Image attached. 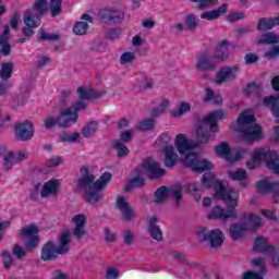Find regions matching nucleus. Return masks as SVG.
Returning <instances> with one entry per match:
<instances>
[{
    "mask_svg": "<svg viewBox=\"0 0 279 279\" xmlns=\"http://www.w3.org/2000/svg\"><path fill=\"white\" fill-rule=\"evenodd\" d=\"M226 47H230V41H228V39L221 40L218 44V46L216 47L214 54H213L214 60H216V63L217 62H226V60H228V58H230V51Z\"/></svg>",
    "mask_w": 279,
    "mask_h": 279,
    "instance_id": "4be33fe9",
    "label": "nucleus"
},
{
    "mask_svg": "<svg viewBox=\"0 0 279 279\" xmlns=\"http://www.w3.org/2000/svg\"><path fill=\"white\" fill-rule=\"evenodd\" d=\"M278 57H279V45L274 46L271 50L265 53V58H267L268 60H274Z\"/></svg>",
    "mask_w": 279,
    "mask_h": 279,
    "instance_id": "e2e57ef3",
    "label": "nucleus"
},
{
    "mask_svg": "<svg viewBox=\"0 0 279 279\" xmlns=\"http://www.w3.org/2000/svg\"><path fill=\"white\" fill-rule=\"evenodd\" d=\"M264 160L268 169L271 172L279 174V155L276 150H270L267 148H259L253 153V162H247L248 169H254V165H258Z\"/></svg>",
    "mask_w": 279,
    "mask_h": 279,
    "instance_id": "0eeeda50",
    "label": "nucleus"
},
{
    "mask_svg": "<svg viewBox=\"0 0 279 279\" xmlns=\"http://www.w3.org/2000/svg\"><path fill=\"white\" fill-rule=\"evenodd\" d=\"M112 147L116 149L118 158H125L130 154V148L120 140H113Z\"/></svg>",
    "mask_w": 279,
    "mask_h": 279,
    "instance_id": "c9c22d12",
    "label": "nucleus"
},
{
    "mask_svg": "<svg viewBox=\"0 0 279 279\" xmlns=\"http://www.w3.org/2000/svg\"><path fill=\"white\" fill-rule=\"evenodd\" d=\"M47 10H49V2H47V0H36L33 4V9H31L32 12H35V14L39 16H43Z\"/></svg>",
    "mask_w": 279,
    "mask_h": 279,
    "instance_id": "4c0bfd02",
    "label": "nucleus"
},
{
    "mask_svg": "<svg viewBox=\"0 0 279 279\" xmlns=\"http://www.w3.org/2000/svg\"><path fill=\"white\" fill-rule=\"evenodd\" d=\"M236 73H239V68H236V66L221 68L216 74L215 82H216V84H223L226 82L236 80Z\"/></svg>",
    "mask_w": 279,
    "mask_h": 279,
    "instance_id": "412c9836",
    "label": "nucleus"
},
{
    "mask_svg": "<svg viewBox=\"0 0 279 279\" xmlns=\"http://www.w3.org/2000/svg\"><path fill=\"white\" fill-rule=\"evenodd\" d=\"M98 16L101 23H112L113 25L125 21V12L121 10L102 9L99 11Z\"/></svg>",
    "mask_w": 279,
    "mask_h": 279,
    "instance_id": "4468645a",
    "label": "nucleus"
},
{
    "mask_svg": "<svg viewBox=\"0 0 279 279\" xmlns=\"http://www.w3.org/2000/svg\"><path fill=\"white\" fill-rule=\"evenodd\" d=\"M226 118V111L220 109L210 112L207 117L197 122L196 129V142H191L186 138V135L180 133L175 136L174 145L181 156L189 154L192 149L199 147V145H206L210 141H215V133L219 132V125L217 121Z\"/></svg>",
    "mask_w": 279,
    "mask_h": 279,
    "instance_id": "f257e3e1",
    "label": "nucleus"
},
{
    "mask_svg": "<svg viewBox=\"0 0 279 279\" xmlns=\"http://www.w3.org/2000/svg\"><path fill=\"white\" fill-rule=\"evenodd\" d=\"M158 221L157 217H151L148 222V232L155 241H162V230L158 225H156Z\"/></svg>",
    "mask_w": 279,
    "mask_h": 279,
    "instance_id": "2f4dec72",
    "label": "nucleus"
},
{
    "mask_svg": "<svg viewBox=\"0 0 279 279\" xmlns=\"http://www.w3.org/2000/svg\"><path fill=\"white\" fill-rule=\"evenodd\" d=\"M140 173H145L149 180H158L165 175L166 171L160 167V163L154 160V158L148 157L142 162V170H140Z\"/></svg>",
    "mask_w": 279,
    "mask_h": 279,
    "instance_id": "9b49d317",
    "label": "nucleus"
},
{
    "mask_svg": "<svg viewBox=\"0 0 279 279\" xmlns=\"http://www.w3.org/2000/svg\"><path fill=\"white\" fill-rule=\"evenodd\" d=\"M252 265L253 267H260L259 272H256V270H248L244 272L243 279H264L267 275V268H265V257L252 259Z\"/></svg>",
    "mask_w": 279,
    "mask_h": 279,
    "instance_id": "aec40b11",
    "label": "nucleus"
},
{
    "mask_svg": "<svg viewBox=\"0 0 279 279\" xmlns=\"http://www.w3.org/2000/svg\"><path fill=\"white\" fill-rule=\"evenodd\" d=\"M203 101L205 104H214V106H222L223 98L221 95H215V92H213L210 87H207L205 89V97L203 98Z\"/></svg>",
    "mask_w": 279,
    "mask_h": 279,
    "instance_id": "72a5a7b5",
    "label": "nucleus"
},
{
    "mask_svg": "<svg viewBox=\"0 0 279 279\" xmlns=\"http://www.w3.org/2000/svg\"><path fill=\"white\" fill-rule=\"evenodd\" d=\"M123 241L125 245H132V243H134V233H132L130 230L124 231Z\"/></svg>",
    "mask_w": 279,
    "mask_h": 279,
    "instance_id": "774afa93",
    "label": "nucleus"
},
{
    "mask_svg": "<svg viewBox=\"0 0 279 279\" xmlns=\"http://www.w3.org/2000/svg\"><path fill=\"white\" fill-rule=\"evenodd\" d=\"M14 71V63L9 62V63H2L1 69H0V77L1 80H10L12 77V73Z\"/></svg>",
    "mask_w": 279,
    "mask_h": 279,
    "instance_id": "a19ab883",
    "label": "nucleus"
},
{
    "mask_svg": "<svg viewBox=\"0 0 279 279\" xmlns=\"http://www.w3.org/2000/svg\"><path fill=\"white\" fill-rule=\"evenodd\" d=\"M214 151L216 156H219V158H223V160H227L228 162H236V160H241L243 158L244 154H247V150L242 149L238 150L234 155H232V149L230 148V145L228 143L222 142L218 146L214 148Z\"/></svg>",
    "mask_w": 279,
    "mask_h": 279,
    "instance_id": "f8f14e48",
    "label": "nucleus"
},
{
    "mask_svg": "<svg viewBox=\"0 0 279 279\" xmlns=\"http://www.w3.org/2000/svg\"><path fill=\"white\" fill-rule=\"evenodd\" d=\"M202 184L205 189H210V186L215 184V174L211 172L204 173L202 178Z\"/></svg>",
    "mask_w": 279,
    "mask_h": 279,
    "instance_id": "3c124183",
    "label": "nucleus"
},
{
    "mask_svg": "<svg viewBox=\"0 0 279 279\" xmlns=\"http://www.w3.org/2000/svg\"><path fill=\"white\" fill-rule=\"evenodd\" d=\"M87 106L88 105L86 104V100H82L81 98H78L69 108H72V112H76V114H78L81 110H86Z\"/></svg>",
    "mask_w": 279,
    "mask_h": 279,
    "instance_id": "4d7b16f0",
    "label": "nucleus"
},
{
    "mask_svg": "<svg viewBox=\"0 0 279 279\" xmlns=\"http://www.w3.org/2000/svg\"><path fill=\"white\" fill-rule=\"evenodd\" d=\"M199 241H205L209 243L210 247L214 250H218L223 245V241L226 238L223 236V232L219 229H213L208 231L206 227H201L196 232Z\"/></svg>",
    "mask_w": 279,
    "mask_h": 279,
    "instance_id": "1a4fd4ad",
    "label": "nucleus"
},
{
    "mask_svg": "<svg viewBox=\"0 0 279 279\" xmlns=\"http://www.w3.org/2000/svg\"><path fill=\"white\" fill-rule=\"evenodd\" d=\"M25 99H27V90L21 92L13 98V108L16 110L20 106L25 105Z\"/></svg>",
    "mask_w": 279,
    "mask_h": 279,
    "instance_id": "de8ad7c7",
    "label": "nucleus"
},
{
    "mask_svg": "<svg viewBox=\"0 0 279 279\" xmlns=\"http://www.w3.org/2000/svg\"><path fill=\"white\" fill-rule=\"evenodd\" d=\"M192 3H197V10H204V8H209V5H215L219 0H190Z\"/></svg>",
    "mask_w": 279,
    "mask_h": 279,
    "instance_id": "6e6d98bb",
    "label": "nucleus"
},
{
    "mask_svg": "<svg viewBox=\"0 0 279 279\" xmlns=\"http://www.w3.org/2000/svg\"><path fill=\"white\" fill-rule=\"evenodd\" d=\"M71 250V232L62 231L59 236V244L56 245V242L48 241L41 247L40 258L44 263H48L50 260H56L58 256H64L69 254Z\"/></svg>",
    "mask_w": 279,
    "mask_h": 279,
    "instance_id": "39448f33",
    "label": "nucleus"
},
{
    "mask_svg": "<svg viewBox=\"0 0 279 279\" xmlns=\"http://www.w3.org/2000/svg\"><path fill=\"white\" fill-rule=\"evenodd\" d=\"M183 165L184 167H190L196 173H204V171H210L213 169V162L206 159H199V156L195 153L187 154L183 159Z\"/></svg>",
    "mask_w": 279,
    "mask_h": 279,
    "instance_id": "9d476101",
    "label": "nucleus"
},
{
    "mask_svg": "<svg viewBox=\"0 0 279 279\" xmlns=\"http://www.w3.org/2000/svg\"><path fill=\"white\" fill-rule=\"evenodd\" d=\"M257 190L259 193H270L272 194V199L275 204H279V182H269L268 179H264L257 182Z\"/></svg>",
    "mask_w": 279,
    "mask_h": 279,
    "instance_id": "a211bd4d",
    "label": "nucleus"
},
{
    "mask_svg": "<svg viewBox=\"0 0 279 279\" xmlns=\"http://www.w3.org/2000/svg\"><path fill=\"white\" fill-rule=\"evenodd\" d=\"M80 133H65L60 136L61 143H75L80 141Z\"/></svg>",
    "mask_w": 279,
    "mask_h": 279,
    "instance_id": "8fccbe9b",
    "label": "nucleus"
},
{
    "mask_svg": "<svg viewBox=\"0 0 279 279\" xmlns=\"http://www.w3.org/2000/svg\"><path fill=\"white\" fill-rule=\"evenodd\" d=\"M116 204L125 221H132V219H134V209H132V206H130V203L128 199H125V197H119Z\"/></svg>",
    "mask_w": 279,
    "mask_h": 279,
    "instance_id": "5701e85b",
    "label": "nucleus"
},
{
    "mask_svg": "<svg viewBox=\"0 0 279 279\" xmlns=\"http://www.w3.org/2000/svg\"><path fill=\"white\" fill-rule=\"evenodd\" d=\"M244 60L246 64H256L260 58L256 53L248 52L245 54Z\"/></svg>",
    "mask_w": 279,
    "mask_h": 279,
    "instance_id": "680f3d73",
    "label": "nucleus"
},
{
    "mask_svg": "<svg viewBox=\"0 0 279 279\" xmlns=\"http://www.w3.org/2000/svg\"><path fill=\"white\" fill-rule=\"evenodd\" d=\"M24 25L26 27H40L43 21L40 20V15L32 11L31 9L24 12Z\"/></svg>",
    "mask_w": 279,
    "mask_h": 279,
    "instance_id": "cd10ccee",
    "label": "nucleus"
},
{
    "mask_svg": "<svg viewBox=\"0 0 279 279\" xmlns=\"http://www.w3.org/2000/svg\"><path fill=\"white\" fill-rule=\"evenodd\" d=\"M235 130L242 134L245 141H259L263 138V131L260 125L256 124V117L247 114V111L239 116Z\"/></svg>",
    "mask_w": 279,
    "mask_h": 279,
    "instance_id": "423d86ee",
    "label": "nucleus"
},
{
    "mask_svg": "<svg viewBox=\"0 0 279 279\" xmlns=\"http://www.w3.org/2000/svg\"><path fill=\"white\" fill-rule=\"evenodd\" d=\"M49 10L52 17L62 14V0H50Z\"/></svg>",
    "mask_w": 279,
    "mask_h": 279,
    "instance_id": "37998d69",
    "label": "nucleus"
},
{
    "mask_svg": "<svg viewBox=\"0 0 279 279\" xmlns=\"http://www.w3.org/2000/svg\"><path fill=\"white\" fill-rule=\"evenodd\" d=\"M247 230V223H232L229 229V234L233 241H239Z\"/></svg>",
    "mask_w": 279,
    "mask_h": 279,
    "instance_id": "7c9ffc66",
    "label": "nucleus"
},
{
    "mask_svg": "<svg viewBox=\"0 0 279 279\" xmlns=\"http://www.w3.org/2000/svg\"><path fill=\"white\" fill-rule=\"evenodd\" d=\"M62 162H64L62 157H52L46 161V167H58Z\"/></svg>",
    "mask_w": 279,
    "mask_h": 279,
    "instance_id": "338daca9",
    "label": "nucleus"
},
{
    "mask_svg": "<svg viewBox=\"0 0 279 279\" xmlns=\"http://www.w3.org/2000/svg\"><path fill=\"white\" fill-rule=\"evenodd\" d=\"M56 125L60 128V120L59 117H54L52 114H48L41 123V128H45V130H52Z\"/></svg>",
    "mask_w": 279,
    "mask_h": 279,
    "instance_id": "ea45409f",
    "label": "nucleus"
},
{
    "mask_svg": "<svg viewBox=\"0 0 279 279\" xmlns=\"http://www.w3.org/2000/svg\"><path fill=\"white\" fill-rule=\"evenodd\" d=\"M2 257L3 266L5 267V269H10V267H12V255L8 251H4L2 252Z\"/></svg>",
    "mask_w": 279,
    "mask_h": 279,
    "instance_id": "69168bd1",
    "label": "nucleus"
},
{
    "mask_svg": "<svg viewBox=\"0 0 279 279\" xmlns=\"http://www.w3.org/2000/svg\"><path fill=\"white\" fill-rule=\"evenodd\" d=\"M259 90H260V87L258 86V84H256V83H250L247 86H246V88L244 89V93L246 94V95H254V94H257V93H259Z\"/></svg>",
    "mask_w": 279,
    "mask_h": 279,
    "instance_id": "052dcab7",
    "label": "nucleus"
},
{
    "mask_svg": "<svg viewBox=\"0 0 279 279\" xmlns=\"http://www.w3.org/2000/svg\"><path fill=\"white\" fill-rule=\"evenodd\" d=\"M134 128L138 132H154V128H156V120L153 118L144 119L140 121Z\"/></svg>",
    "mask_w": 279,
    "mask_h": 279,
    "instance_id": "f704fd0d",
    "label": "nucleus"
},
{
    "mask_svg": "<svg viewBox=\"0 0 279 279\" xmlns=\"http://www.w3.org/2000/svg\"><path fill=\"white\" fill-rule=\"evenodd\" d=\"M186 112H191V104L183 101L180 104L179 109L175 113V117H182L186 114Z\"/></svg>",
    "mask_w": 279,
    "mask_h": 279,
    "instance_id": "13d9d810",
    "label": "nucleus"
},
{
    "mask_svg": "<svg viewBox=\"0 0 279 279\" xmlns=\"http://www.w3.org/2000/svg\"><path fill=\"white\" fill-rule=\"evenodd\" d=\"M145 186V179L141 174L130 180L129 184L125 185L124 191H132V189H141Z\"/></svg>",
    "mask_w": 279,
    "mask_h": 279,
    "instance_id": "79ce46f5",
    "label": "nucleus"
},
{
    "mask_svg": "<svg viewBox=\"0 0 279 279\" xmlns=\"http://www.w3.org/2000/svg\"><path fill=\"white\" fill-rule=\"evenodd\" d=\"M73 32L76 36H86L88 34V23L76 22L73 26Z\"/></svg>",
    "mask_w": 279,
    "mask_h": 279,
    "instance_id": "a18cd8bd",
    "label": "nucleus"
},
{
    "mask_svg": "<svg viewBox=\"0 0 279 279\" xmlns=\"http://www.w3.org/2000/svg\"><path fill=\"white\" fill-rule=\"evenodd\" d=\"M98 125L99 124L97 123V121H92V122L87 123L82 129V136H84V138H90V137L95 136V134L97 133V130H98Z\"/></svg>",
    "mask_w": 279,
    "mask_h": 279,
    "instance_id": "e433bc0d",
    "label": "nucleus"
},
{
    "mask_svg": "<svg viewBox=\"0 0 279 279\" xmlns=\"http://www.w3.org/2000/svg\"><path fill=\"white\" fill-rule=\"evenodd\" d=\"M252 32V27L250 26H242L235 29V38H243L245 34H250Z\"/></svg>",
    "mask_w": 279,
    "mask_h": 279,
    "instance_id": "0e129e2a",
    "label": "nucleus"
},
{
    "mask_svg": "<svg viewBox=\"0 0 279 279\" xmlns=\"http://www.w3.org/2000/svg\"><path fill=\"white\" fill-rule=\"evenodd\" d=\"M134 132H136V129H130L128 131L121 132L120 133V140L121 143L125 144V143H130L132 141V138H134Z\"/></svg>",
    "mask_w": 279,
    "mask_h": 279,
    "instance_id": "5fc2aeb1",
    "label": "nucleus"
},
{
    "mask_svg": "<svg viewBox=\"0 0 279 279\" xmlns=\"http://www.w3.org/2000/svg\"><path fill=\"white\" fill-rule=\"evenodd\" d=\"M15 138L17 141H32L34 138V124L29 120L17 122L15 125Z\"/></svg>",
    "mask_w": 279,
    "mask_h": 279,
    "instance_id": "2eb2a0df",
    "label": "nucleus"
},
{
    "mask_svg": "<svg viewBox=\"0 0 279 279\" xmlns=\"http://www.w3.org/2000/svg\"><path fill=\"white\" fill-rule=\"evenodd\" d=\"M253 250L259 253L274 254V252H276V246L269 244L267 238L257 236L254 241Z\"/></svg>",
    "mask_w": 279,
    "mask_h": 279,
    "instance_id": "b1692460",
    "label": "nucleus"
},
{
    "mask_svg": "<svg viewBox=\"0 0 279 279\" xmlns=\"http://www.w3.org/2000/svg\"><path fill=\"white\" fill-rule=\"evenodd\" d=\"M80 171L81 177L76 181L77 189L85 194L87 204H97L104 197L101 192L108 186V182L112 180V173L105 172L95 181L90 167L83 166Z\"/></svg>",
    "mask_w": 279,
    "mask_h": 279,
    "instance_id": "f03ea898",
    "label": "nucleus"
},
{
    "mask_svg": "<svg viewBox=\"0 0 279 279\" xmlns=\"http://www.w3.org/2000/svg\"><path fill=\"white\" fill-rule=\"evenodd\" d=\"M228 12V3H223L219 8L206 11L201 14V19H204L205 21H217L219 16H223Z\"/></svg>",
    "mask_w": 279,
    "mask_h": 279,
    "instance_id": "a878e982",
    "label": "nucleus"
},
{
    "mask_svg": "<svg viewBox=\"0 0 279 279\" xmlns=\"http://www.w3.org/2000/svg\"><path fill=\"white\" fill-rule=\"evenodd\" d=\"M184 21L190 32H194V29H197V27H199V20H197V16L195 14L186 15Z\"/></svg>",
    "mask_w": 279,
    "mask_h": 279,
    "instance_id": "c03bdc74",
    "label": "nucleus"
},
{
    "mask_svg": "<svg viewBox=\"0 0 279 279\" xmlns=\"http://www.w3.org/2000/svg\"><path fill=\"white\" fill-rule=\"evenodd\" d=\"M279 25V16L276 17H263L259 20L257 24L258 32H269V29H274V27H278Z\"/></svg>",
    "mask_w": 279,
    "mask_h": 279,
    "instance_id": "c756f323",
    "label": "nucleus"
},
{
    "mask_svg": "<svg viewBox=\"0 0 279 279\" xmlns=\"http://www.w3.org/2000/svg\"><path fill=\"white\" fill-rule=\"evenodd\" d=\"M257 45H279V35L276 33H265L257 38Z\"/></svg>",
    "mask_w": 279,
    "mask_h": 279,
    "instance_id": "473e14b6",
    "label": "nucleus"
},
{
    "mask_svg": "<svg viewBox=\"0 0 279 279\" xmlns=\"http://www.w3.org/2000/svg\"><path fill=\"white\" fill-rule=\"evenodd\" d=\"M214 191L218 199H222L227 206V211L223 208L216 206L207 216V219H219L228 221V219H236V206H239V191L228 190L227 182H217L214 185Z\"/></svg>",
    "mask_w": 279,
    "mask_h": 279,
    "instance_id": "7ed1b4c3",
    "label": "nucleus"
},
{
    "mask_svg": "<svg viewBox=\"0 0 279 279\" xmlns=\"http://www.w3.org/2000/svg\"><path fill=\"white\" fill-rule=\"evenodd\" d=\"M165 167L173 169L178 163V153L173 146H166L165 149Z\"/></svg>",
    "mask_w": 279,
    "mask_h": 279,
    "instance_id": "c85d7f7f",
    "label": "nucleus"
},
{
    "mask_svg": "<svg viewBox=\"0 0 279 279\" xmlns=\"http://www.w3.org/2000/svg\"><path fill=\"white\" fill-rule=\"evenodd\" d=\"M264 106L269 108L279 123V95H270L264 98Z\"/></svg>",
    "mask_w": 279,
    "mask_h": 279,
    "instance_id": "393cba45",
    "label": "nucleus"
},
{
    "mask_svg": "<svg viewBox=\"0 0 279 279\" xmlns=\"http://www.w3.org/2000/svg\"><path fill=\"white\" fill-rule=\"evenodd\" d=\"M69 97H71V90H62L60 97L61 108H66L69 106Z\"/></svg>",
    "mask_w": 279,
    "mask_h": 279,
    "instance_id": "bf43d9fd",
    "label": "nucleus"
},
{
    "mask_svg": "<svg viewBox=\"0 0 279 279\" xmlns=\"http://www.w3.org/2000/svg\"><path fill=\"white\" fill-rule=\"evenodd\" d=\"M136 60V54L134 52H124L120 57V64H132Z\"/></svg>",
    "mask_w": 279,
    "mask_h": 279,
    "instance_id": "864d4df0",
    "label": "nucleus"
},
{
    "mask_svg": "<svg viewBox=\"0 0 279 279\" xmlns=\"http://www.w3.org/2000/svg\"><path fill=\"white\" fill-rule=\"evenodd\" d=\"M39 38L40 40H48V43H58V40H60V34H48L47 31L41 28Z\"/></svg>",
    "mask_w": 279,
    "mask_h": 279,
    "instance_id": "49530a36",
    "label": "nucleus"
},
{
    "mask_svg": "<svg viewBox=\"0 0 279 279\" xmlns=\"http://www.w3.org/2000/svg\"><path fill=\"white\" fill-rule=\"evenodd\" d=\"M72 223L75 226L72 231L73 236H75L77 241H82V239L86 236V216L84 214L75 215L72 218Z\"/></svg>",
    "mask_w": 279,
    "mask_h": 279,
    "instance_id": "6ab92c4d",
    "label": "nucleus"
},
{
    "mask_svg": "<svg viewBox=\"0 0 279 279\" xmlns=\"http://www.w3.org/2000/svg\"><path fill=\"white\" fill-rule=\"evenodd\" d=\"M59 117V128L62 130H66V128H71V125H75L77 123V119H80V113L73 112V108H64L60 110Z\"/></svg>",
    "mask_w": 279,
    "mask_h": 279,
    "instance_id": "dca6fc26",
    "label": "nucleus"
},
{
    "mask_svg": "<svg viewBox=\"0 0 279 279\" xmlns=\"http://www.w3.org/2000/svg\"><path fill=\"white\" fill-rule=\"evenodd\" d=\"M40 229L36 225H27L20 231V239H24L25 248L15 244L12 248V254L17 260H23L27 256V252H34L40 245Z\"/></svg>",
    "mask_w": 279,
    "mask_h": 279,
    "instance_id": "20e7f679",
    "label": "nucleus"
},
{
    "mask_svg": "<svg viewBox=\"0 0 279 279\" xmlns=\"http://www.w3.org/2000/svg\"><path fill=\"white\" fill-rule=\"evenodd\" d=\"M5 151H8V148L3 145H0V156L3 157V169L4 171H10L16 162H23V160H27V153H14L10 151L5 155Z\"/></svg>",
    "mask_w": 279,
    "mask_h": 279,
    "instance_id": "ddd939ff",
    "label": "nucleus"
},
{
    "mask_svg": "<svg viewBox=\"0 0 279 279\" xmlns=\"http://www.w3.org/2000/svg\"><path fill=\"white\" fill-rule=\"evenodd\" d=\"M58 189H60V181L58 179H51L43 185L40 195L43 198L49 195H58Z\"/></svg>",
    "mask_w": 279,
    "mask_h": 279,
    "instance_id": "bb28decb",
    "label": "nucleus"
},
{
    "mask_svg": "<svg viewBox=\"0 0 279 279\" xmlns=\"http://www.w3.org/2000/svg\"><path fill=\"white\" fill-rule=\"evenodd\" d=\"M196 71L199 73H204V71H216L217 70V61L213 56H209L207 52H202L196 58Z\"/></svg>",
    "mask_w": 279,
    "mask_h": 279,
    "instance_id": "f3484780",
    "label": "nucleus"
},
{
    "mask_svg": "<svg viewBox=\"0 0 279 279\" xmlns=\"http://www.w3.org/2000/svg\"><path fill=\"white\" fill-rule=\"evenodd\" d=\"M229 178H231V180L239 181L241 186L243 187L247 186V181H245V179L247 178V171L245 170L229 172Z\"/></svg>",
    "mask_w": 279,
    "mask_h": 279,
    "instance_id": "58836bf2",
    "label": "nucleus"
},
{
    "mask_svg": "<svg viewBox=\"0 0 279 279\" xmlns=\"http://www.w3.org/2000/svg\"><path fill=\"white\" fill-rule=\"evenodd\" d=\"M76 93L78 95V99H81L83 101L90 100V88H87L86 86H80L76 89Z\"/></svg>",
    "mask_w": 279,
    "mask_h": 279,
    "instance_id": "603ef678",
    "label": "nucleus"
},
{
    "mask_svg": "<svg viewBox=\"0 0 279 279\" xmlns=\"http://www.w3.org/2000/svg\"><path fill=\"white\" fill-rule=\"evenodd\" d=\"M182 191H184V186H182L181 183H177L170 187L160 186L154 193L153 202L158 205L165 204L170 196L174 199L177 206H180V202H182Z\"/></svg>",
    "mask_w": 279,
    "mask_h": 279,
    "instance_id": "6e6552de",
    "label": "nucleus"
},
{
    "mask_svg": "<svg viewBox=\"0 0 279 279\" xmlns=\"http://www.w3.org/2000/svg\"><path fill=\"white\" fill-rule=\"evenodd\" d=\"M248 221L252 223L251 230L253 232H256V230H258V228H260V226H263V220L260 219V217H258L255 214L248 215Z\"/></svg>",
    "mask_w": 279,
    "mask_h": 279,
    "instance_id": "09e8293b",
    "label": "nucleus"
}]
</instances>
